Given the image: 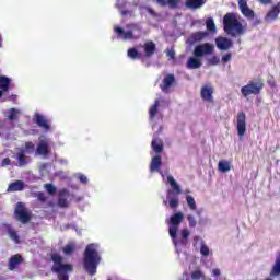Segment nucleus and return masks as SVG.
I'll use <instances>...</instances> for the list:
<instances>
[{
  "instance_id": "f257e3e1",
  "label": "nucleus",
  "mask_w": 280,
  "mask_h": 280,
  "mask_svg": "<svg viewBox=\"0 0 280 280\" xmlns=\"http://www.w3.org/2000/svg\"><path fill=\"white\" fill-rule=\"evenodd\" d=\"M100 261H102V257L100 256V252H97V246L93 243L86 245L83 253V268L90 277L97 275Z\"/></svg>"
},
{
  "instance_id": "f03ea898",
  "label": "nucleus",
  "mask_w": 280,
  "mask_h": 280,
  "mask_svg": "<svg viewBox=\"0 0 280 280\" xmlns=\"http://www.w3.org/2000/svg\"><path fill=\"white\" fill-rule=\"evenodd\" d=\"M223 30L225 34L233 37L242 36L246 32L235 13H226L223 16Z\"/></svg>"
},
{
  "instance_id": "7ed1b4c3",
  "label": "nucleus",
  "mask_w": 280,
  "mask_h": 280,
  "mask_svg": "<svg viewBox=\"0 0 280 280\" xmlns=\"http://www.w3.org/2000/svg\"><path fill=\"white\" fill-rule=\"evenodd\" d=\"M167 183H170L172 189L167 190L166 198L168 200V206L171 209H178V205H180V201L178 199V196L183 192V189H180V186L178 183H176V179L174 177L168 176Z\"/></svg>"
},
{
  "instance_id": "20e7f679",
  "label": "nucleus",
  "mask_w": 280,
  "mask_h": 280,
  "mask_svg": "<svg viewBox=\"0 0 280 280\" xmlns=\"http://www.w3.org/2000/svg\"><path fill=\"white\" fill-rule=\"evenodd\" d=\"M127 30L129 31L126 32L120 26H115L114 32L118 35V38H122V40H137V38L141 36H135V32H138V34L143 32L141 25L137 23L127 24Z\"/></svg>"
},
{
  "instance_id": "39448f33",
  "label": "nucleus",
  "mask_w": 280,
  "mask_h": 280,
  "mask_svg": "<svg viewBox=\"0 0 280 280\" xmlns=\"http://www.w3.org/2000/svg\"><path fill=\"white\" fill-rule=\"evenodd\" d=\"M264 79L250 80L246 85L241 88L243 97H249V95H259L264 91Z\"/></svg>"
},
{
  "instance_id": "423d86ee",
  "label": "nucleus",
  "mask_w": 280,
  "mask_h": 280,
  "mask_svg": "<svg viewBox=\"0 0 280 280\" xmlns=\"http://www.w3.org/2000/svg\"><path fill=\"white\" fill-rule=\"evenodd\" d=\"M183 219H184L183 212H177L171 217L168 222L170 224L168 235L175 246H178L176 238L178 237V228L180 226Z\"/></svg>"
},
{
  "instance_id": "0eeeda50",
  "label": "nucleus",
  "mask_w": 280,
  "mask_h": 280,
  "mask_svg": "<svg viewBox=\"0 0 280 280\" xmlns=\"http://www.w3.org/2000/svg\"><path fill=\"white\" fill-rule=\"evenodd\" d=\"M14 218L18 222H21V224H27L32 220V214L30 211H27V208H25V203L18 202L14 209Z\"/></svg>"
},
{
  "instance_id": "6e6552de",
  "label": "nucleus",
  "mask_w": 280,
  "mask_h": 280,
  "mask_svg": "<svg viewBox=\"0 0 280 280\" xmlns=\"http://www.w3.org/2000/svg\"><path fill=\"white\" fill-rule=\"evenodd\" d=\"M214 50L215 47L213 45L205 43L195 47L194 56L195 58H202V56H209L213 54Z\"/></svg>"
},
{
  "instance_id": "1a4fd4ad",
  "label": "nucleus",
  "mask_w": 280,
  "mask_h": 280,
  "mask_svg": "<svg viewBox=\"0 0 280 280\" xmlns=\"http://www.w3.org/2000/svg\"><path fill=\"white\" fill-rule=\"evenodd\" d=\"M236 130L238 137H244V135H246V113L244 112L237 114Z\"/></svg>"
},
{
  "instance_id": "9d476101",
  "label": "nucleus",
  "mask_w": 280,
  "mask_h": 280,
  "mask_svg": "<svg viewBox=\"0 0 280 280\" xmlns=\"http://www.w3.org/2000/svg\"><path fill=\"white\" fill-rule=\"evenodd\" d=\"M280 14V2H278L276 5H272L271 9L267 12L265 15V22L266 23H272V21H277L279 19Z\"/></svg>"
},
{
  "instance_id": "9b49d317",
  "label": "nucleus",
  "mask_w": 280,
  "mask_h": 280,
  "mask_svg": "<svg viewBox=\"0 0 280 280\" xmlns=\"http://www.w3.org/2000/svg\"><path fill=\"white\" fill-rule=\"evenodd\" d=\"M238 1V8L242 12L243 16H246V19H255V12L248 8V2L246 0H237Z\"/></svg>"
},
{
  "instance_id": "f8f14e48",
  "label": "nucleus",
  "mask_w": 280,
  "mask_h": 280,
  "mask_svg": "<svg viewBox=\"0 0 280 280\" xmlns=\"http://www.w3.org/2000/svg\"><path fill=\"white\" fill-rule=\"evenodd\" d=\"M213 86L203 85L200 91L201 100H203V102H209L210 104H213Z\"/></svg>"
},
{
  "instance_id": "ddd939ff",
  "label": "nucleus",
  "mask_w": 280,
  "mask_h": 280,
  "mask_svg": "<svg viewBox=\"0 0 280 280\" xmlns=\"http://www.w3.org/2000/svg\"><path fill=\"white\" fill-rule=\"evenodd\" d=\"M23 261H25V259L23 258V255H21V254H15V255L11 256L8 261L9 270H11V271L16 270V268H19V266H21V264H23Z\"/></svg>"
},
{
  "instance_id": "4468645a",
  "label": "nucleus",
  "mask_w": 280,
  "mask_h": 280,
  "mask_svg": "<svg viewBox=\"0 0 280 280\" xmlns=\"http://www.w3.org/2000/svg\"><path fill=\"white\" fill-rule=\"evenodd\" d=\"M215 45H217L218 49H220L221 51H229V49H231V47H233V40H231L226 37H218L215 39Z\"/></svg>"
},
{
  "instance_id": "2eb2a0df",
  "label": "nucleus",
  "mask_w": 280,
  "mask_h": 280,
  "mask_svg": "<svg viewBox=\"0 0 280 280\" xmlns=\"http://www.w3.org/2000/svg\"><path fill=\"white\" fill-rule=\"evenodd\" d=\"M142 49L144 51V58H152L156 54V44L152 40H148L143 44Z\"/></svg>"
},
{
  "instance_id": "dca6fc26",
  "label": "nucleus",
  "mask_w": 280,
  "mask_h": 280,
  "mask_svg": "<svg viewBox=\"0 0 280 280\" xmlns=\"http://www.w3.org/2000/svg\"><path fill=\"white\" fill-rule=\"evenodd\" d=\"M36 152L39 154V156H49V140H40L37 144Z\"/></svg>"
},
{
  "instance_id": "f3484780",
  "label": "nucleus",
  "mask_w": 280,
  "mask_h": 280,
  "mask_svg": "<svg viewBox=\"0 0 280 280\" xmlns=\"http://www.w3.org/2000/svg\"><path fill=\"white\" fill-rule=\"evenodd\" d=\"M209 36V33L207 32H195L192 33L189 37H188V42L190 43V45H194L196 43H200L201 40H205V38H207Z\"/></svg>"
},
{
  "instance_id": "a211bd4d",
  "label": "nucleus",
  "mask_w": 280,
  "mask_h": 280,
  "mask_svg": "<svg viewBox=\"0 0 280 280\" xmlns=\"http://www.w3.org/2000/svg\"><path fill=\"white\" fill-rule=\"evenodd\" d=\"M174 82H176V78L174 77V74H167L163 79L162 84H160L161 91H163V93H167V91H170V86H172Z\"/></svg>"
},
{
  "instance_id": "6ab92c4d",
  "label": "nucleus",
  "mask_w": 280,
  "mask_h": 280,
  "mask_svg": "<svg viewBox=\"0 0 280 280\" xmlns=\"http://www.w3.org/2000/svg\"><path fill=\"white\" fill-rule=\"evenodd\" d=\"M67 198H69V191L66 188L59 190L58 206L61 207V209H67V207H69Z\"/></svg>"
},
{
  "instance_id": "aec40b11",
  "label": "nucleus",
  "mask_w": 280,
  "mask_h": 280,
  "mask_svg": "<svg viewBox=\"0 0 280 280\" xmlns=\"http://www.w3.org/2000/svg\"><path fill=\"white\" fill-rule=\"evenodd\" d=\"M35 124L44 130H51V125H49L47 118L40 114H35Z\"/></svg>"
},
{
  "instance_id": "412c9836",
  "label": "nucleus",
  "mask_w": 280,
  "mask_h": 280,
  "mask_svg": "<svg viewBox=\"0 0 280 280\" xmlns=\"http://www.w3.org/2000/svg\"><path fill=\"white\" fill-rule=\"evenodd\" d=\"M162 165L163 161L161 160V155L153 156L150 163V172H159Z\"/></svg>"
},
{
  "instance_id": "4be33fe9",
  "label": "nucleus",
  "mask_w": 280,
  "mask_h": 280,
  "mask_svg": "<svg viewBox=\"0 0 280 280\" xmlns=\"http://www.w3.org/2000/svg\"><path fill=\"white\" fill-rule=\"evenodd\" d=\"M187 69H200L202 67V61L200 57H190L186 63Z\"/></svg>"
},
{
  "instance_id": "5701e85b",
  "label": "nucleus",
  "mask_w": 280,
  "mask_h": 280,
  "mask_svg": "<svg viewBox=\"0 0 280 280\" xmlns=\"http://www.w3.org/2000/svg\"><path fill=\"white\" fill-rule=\"evenodd\" d=\"M158 5H161V8L170 7L172 9L178 8V3H180V0H155Z\"/></svg>"
},
{
  "instance_id": "b1692460",
  "label": "nucleus",
  "mask_w": 280,
  "mask_h": 280,
  "mask_svg": "<svg viewBox=\"0 0 280 280\" xmlns=\"http://www.w3.org/2000/svg\"><path fill=\"white\" fill-rule=\"evenodd\" d=\"M25 189V183L23 180H15L8 187V191H23Z\"/></svg>"
},
{
  "instance_id": "393cba45",
  "label": "nucleus",
  "mask_w": 280,
  "mask_h": 280,
  "mask_svg": "<svg viewBox=\"0 0 280 280\" xmlns=\"http://www.w3.org/2000/svg\"><path fill=\"white\" fill-rule=\"evenodd\" d=\"M205 5V0H186V8L190 10H198V8H202Z\"/></svg>"
},
{
  "instance_id": "a878e982",
  "label": "nucleus",
  "mask_w": 280,
  "mask_h": 280,
  "mask_svg": "<svg viewBox=\"0 0 280 280\" xmlns=\"http://www.w3.org/2000/svg\"><path fill=\"white\" fill-rule=\"evenodd\" d=\"M159 106H161V101L156 98L154 101V104L149 109V118L154 119L156 115L159 114Z\"/></svg>"
},
{
  "instance_id": "bb28decb",
  "label": "nucleus",
  "mask_w": 280,
  "mask_h": 280,
  "mask_svg": "<svg viewBox=\"0 0 280 280\" xmlns=\"http://www.w3.org/2000/svg\"><path fill=\"white\" fill-rule=\"evenodd\" d=\"M151 148L156 154H161V152H163V141L161 139H153Z\"/></svg>"
},
{
  "instance_id": "cd10ccee",
  "label": "nucleus",
  "mask_w": 280,
  "mask_h": 280,
  "mask_svg": "<svg viewBox=\"0 0 280 280\" xmlns=\"http://www.w3.org/2000/svg\"><path fill=\"white\" fill-rule=\"evenodd\" d=\"M280 275V255L277 256L275 265L270 271V277H279Z\"/></svg>"
},
{
  "instance_id": "c85d7f7f",
  "label": "nucleus",
  "mask_w": 280,
  "mask_h": 280,
  "mask_svg": "<svg viewBox=\"0 0 280 280\" xmlns=\"http://www.w3.org/2000/svg\"><path fill=\"white\" fill-rule=\"evenodd\" d=\"M19 115H21V112L16 108L12 107L8 110V120L16 121V119H19Z\"/></svg>"
},
{
  "instance_id": "c756f323",
  "label": "nucleus",
  "mask_w": 280,
  "mask_h": 280,
  "mask_svg": "<svg viewBox=\"0 0 280 280\" xmlns=\"http://www.w3.org/2000/svg\"><path fill=\"white\" fill-rule=\"evenodd\" d=\"M218 167L220 172H223V173L231 172V162L226 160H221L219 161Z\"/></svg>"
},
{
  "instance_id": "7c9ffc66",
  "label": "nucleus",
  "mask_w": 280,
  "mask_h": 280,
  "mask_svg": "<svg viewBox=\"0 0 280 280\" xmlns=\"http://www.w3.org/2000/svg\"><path fill=\"white\" fill-rule=\"evenodd\" d=\"M12 81L8 77H0V90L10 91V83Z\"/></svg>"
},
{
  "instance_id": "2f4dec72",
  "label": "nucleus",
  "mask_w": 280,
  "mask_h": 280,
  "mask_svg": "<svg viewBox=\"0 0 280 280\" xmlns=\"http://www.w3.org/2000/svg\"><path fill=\"white\" fill-rule=\"evenodd\" d=\"M127 56L128 58H131V60H139L141 58V52L137 50V48H129Z\"/></svg>"
},
{
  "instance_id": "473e14b6",
  "label": "nucleus",
  "mask_w": 280,
  "mask_h": 280,
  "mask_svg": "<svg viewBox=\"0 0 280 280\" xmlns=\"http://www.w3.org/2000/svg\"><path fill=\"white\" fill-rule=\"evenodd\" d=\"M10 240H13L15 244H21V237L19 236V233H16L15 230L10 229L8 231Z\"/></svg>"
},
{
  "instance_id": "72a5a7b5",
  "label": "nucleus",
  "mask_w": 280,
  "mask_h": 280,
  "mask_svg": "<svg viewBox=\"0 0 280 280\" xmlns=\"http://www.w3.org/2000/svg\"><path fill=\"white\" fill-rule=\"evenodd\" d=\"M186 202L191 211H196L198 206L196 205V199L191 197V195L186 196Z\"/></svg>"
},
{
  "instance_id": "f704fd0d",
  "label": "nucleus",
  "mask_w": 280,
  "mask_h": 280,
  "mask_svg": "<svg viewBox=\"0 0 280 280\" xmlns=\"http://www.w3.org/2000/svg\"><path fill=\"white\" fill-rule=\"evenodd\" d=\"M206 27L208 32H215V22L213 21V18H209L206 21Z\"/></svg>"
},
{
  "instance_id": "c9c22d12",
  "label": "nucleus",
  "mask_w": 280,
  "mask_h": 280,
  "mask_svg": "<svg viewBox=\"0 0 280 280\" xmlns=\"http://www.w3.org/2000/svg\"><path fill=\"white\" fill-rule=\"evenodd\" d=\"M182 241L180 244H183L184 246L187 244V240H189V230L184 229L182 230Z\"/></svg>"
},
{
  "instance_id": "e433bc0d",
  "label": "nucleus",
  "mask_w": 280,
  "mask_h": 280,
  "mask_svg": "<svg viewBox=\"0 0 280 280\" xmlns=\"http://www.w3.org/2000/svg\"><path fill=\"white\" fill-rule=\"evenodd\" d=\"M34 150H36V145H34V142H25V152H27V154L34 153Z\"/></svg>"
},
{
  "instance_id": "4c0bfd02",
  "label": "nucleus",
  "mask_w": 280,
  "mask_h": 280,
  "mask_svg": "<svg viewBox=\"0 0 280 280\" xmlns=\"http://www.w3.org/2000/svg\"><path fill=\"white\" fill-rule=\"evenodd\" d=\"M191 279H194V280L206 279V277H205V273H202V271L200 269H197L191 273Z\"/></svg>"
},
{
  "instance_id": "58836bf2",
  "label": "nucleus",
  "mask_w": 280,
  "mask_h": 280,
  "mask_svg": "<svg viewBox=\"0 0 280 280\" xmlns=\"http://www.w3.org/2000/svg\"><path fill=\"white\" fill-rule=\"evenodd\" d=\"M18 161L20 165H27V156H25V153H18Z\"/></svg>"
},
{
  "instance_id": "ea45409f",
  "label": "nucleus",
  "mask_w": 280,
  "mask_h": 280,
  "mask_svg": "<svg viewBox=\"0 0 280 280\" xmlns=\"http://www.w3.org/2000/svg\"><path fill=\"white\" fill-rule=\"evenodd\" d=\"M187 220L190 229H196V225L198 224V222L196 221V217H194L192 214H188Z\"/></svg>"
},
{
  "instance_id": "a19ab883",
  "label": "nucleus",
  "mask_w": 280,
  "mask_h": 280,
  "mask_svg": "<svg viewBox=\"0 0 280 280\" xmlns=\"http://www.w3.org/2000/svg\"><path fill=\"white\" fill-rule=\"evenodd\" d=\"M75 250V246L68 244L63 247L62 252L65 253V255H72V253Z\"/></svg>"
},
{
  "instance_id": "79ce46f5",
  "label": "nucleus",
  "mask_w": 280,
  "mask_h": 280,
  "mask_svg": "<svg viewBox=\"0 0 280 280\" xmlns=\"http://www.w3.org/2000/svg\"><path fill=\"white\" fill-rule=\"evenodd\" d=\"M44 187L47 194H49L50 196H54V194H56V186H54V184H45Z\"/></svg>"
},
{
  "instance_id": "37998d69",
  "label": "nucleus",
  "mask_w": 280,
  "mask_h": 280,
  "mask_svg": "<svg viewBox=\"0 0 280 280\" xmlns=\"http://www.w3.org/2000/svg\"><path fill=\"white\" fill-rule=\"evenodd\" d=\"M208 65H212V66L220 65V57L213 56L208 60Z\"/></svg>"
},
{
  "instance_id": "c03bdc74",
  "label": "nucleus",
  "mask_w": 280,
  "mask_h": 280,
  "mask_svg": "<svg viewBox=\"0 0 280 280\" xmlns=\"http://www.w3.org/2000/svg\"><path fill=\"white\" fill-rule=\"evenodd\" d=\"M200 253L203 255V257H209V247L205 244L201 245L200 247Z\"/></svg>"
},
{
  "instance_id": "a18cd8bd",
  "label": "nucleus",
  "mask_w": 280,
  "mask_h": 280,
  "mask_svg": "<svg viewBox=\"0 0 280 280\" xmlns=\"http://www.w3.org/2000/svg\"><path fill=\"white\" fill-rule=\"evenodd\" d=\"M267 83L269 84V86L271 89H275V86H277V81L275 80V77L273 75H270L267 80Z\"/></svg>"
},
{
  "instance_id": "49530a36",
  "label": "nucleus",
  "mask_w": 280,
  "mask_h": 280,
  "mask_svg": "<svg viewBox=\"0 0 280 280\" xmlns=\"http://www.w3.org/2000/svg\"><path fill=\"white\" fill-rule=\"evenodd\" d=\"M37 199L39 202H47V196H45V192L43 191L37 192Z\"/></svg>"
},
{
  "instance_id": "de8ad7c7",
  "label": "nucleus",
  "mask_w": 280,
  "mask_h": 280,
  "mask_svg": "<svg viewBox=\"0 0 280 280\" xmlns=\"http://www.w3.org/2000/svg\"><path fill=\"white\" fill-rule=\"evenodd\" d=\"M79 180L80 183H82L83 185H86V183H89V178L85 175H80L79 176Z\"/></svg>"
},
{
  "instance_id": "09e8293b",
  "label": "nucleus",
  "mask_w": 280,
  "mask_h": 280,
  "mask_svg": "<svg viewBox=\"0 0 280 280\" xmlns=\"http://www.w3.org/2000/svg\"><path fill=\"white\" fill-rule=\"evenodd\" d=\"M231 60V54H226L222 57V62H229Z\"/></svg>"
},
{
  "instance_id": "8fccbe9b",
  "label": "nucleus",
  "mask_w": 280,
  "mask_h": 280,
  "mask_svg": "<svg viewBox=\"0 0 280 280\" xmlns=\"http://www.w3.org/2000/svg\"><path fill=\"white\" fill-rule=\"evenodd\" d=\"M10 163H12V160H10V158H5L2 160V165H10Z\"/></svg>"
},
{
  "instance_id": "3c124183",
  "label": "nucleus",
  "mask_w": 280,
  "mask_h": 280,
  "mask_svg": "<svg viewBox=\"0 0 280 280\" xmlns=\"http://www.w3.org/2000/svg\"><path fill=\"white\" fill-rule=\"evenodd\" d=\"M262 5H270L272 3V0H259Z\"/></svg>"
},
{
  "instance_id": "603ef678",
  "label": "nucleus",
  "mask_w": 280,
  "mask_h": 280,
  "mask_svg": "<svg viewBox=\"0 0 280 280\" xmlns=\"http://www.w3.org/2000/svg\"><path fill=\"white\" fill-rule=\"evenodd\" d=\"M220 269H213L212 270V275H213V277H220Z\"/></svg>"
},
{
  "instance_id": "864d4df0",
  "label": "nucleus",
  "mask_w": 280,
  "mask_h": 280,
  "mask_svg": "<svg viewBox=\"0 0 280 280\" xmlns=\"http://www.w3.org/2000/svg\"><path fill=\"white\" fill-rule=\"evenodd\" d=\"M167 56L170 57V58H175V56H176V52L174 51V50H170L168 52H167Z\"/></svg>"
},
{
  "instance_id": "5fc2aeb1",
  "label": "nucleus",
  "mask_w": 280,
  "mask_h": 280,
  "mask_svg": "<svg viewBox=\"0 0 280 280\" xmlns=\"http://www.w3.org/2000/svg\"><path fill=\"white\" fill-rule=\"evenodd\" d=\"M3 93H5V91L0 90V97H3Z\"/></svg>"
},
{
  "instance_id": "6e6d98bb",
  "label": "nucleus",
  "mask_w": 280,
  "mask_h": 280,
  "mask_svg": "<svg viewBox=\"0 0 280 280\" xmlns=\"http://www.w3.org/2000/svg\"><path fill=\"white\" fill-rule=\"evenodd\" d=\"M265 280H272V278H267V279H265Z\"/></svg>"
},
{
  "instance_id": "4d7b16f0",
  "label": "nucleus",
  "mask_w": 280,
  "mask_h": 280,
  "mask_svg": "<svg viewBox=\"0 0 280 280\" xmlns=\"http://www.w3.org/2000/svg\"><path fill=\"white\" fill-rule=\"evenodd\" d=\"M149 12L152 14V10H149Z\"/></svg>"
},
{
  "instance_id": "13d9d810",
  "label": "nucleus",
  "mask_w": 280,
  "mask_h": 280,
  "mask_svg": "<svg viewBox=\"0 0 280 280\" xmlns=\"http://www.w3.org/2000/svg\"><path fill=\"white\" fill-rule=\"evenodd\" d=\"M122 14H126V11H122Z\"/></svg>"
},
{
  "instance_id": "bf43d9fd",
  "label": "nucleus",
  "mask_w": 280,
  "mask_h": 280,
  "mask_svg": "<svg viewBox=\"0 0 280 280\" xmlns=\"http://www.w3.org/2000/svg\"><path fill=\"white\" fill-rule=\"evenodd\" d=\"M0 47H1V43H0Z\"/></svg>"
}]
</instances>
